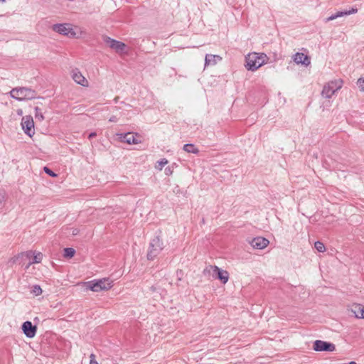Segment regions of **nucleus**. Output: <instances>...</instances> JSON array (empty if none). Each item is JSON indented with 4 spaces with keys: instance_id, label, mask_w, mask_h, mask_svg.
Masks as SVG:
<instances>
[{
    "instance_id": "f257e3e1",
    "label": "nucleus",
    "mask_w": 364,
    "mask_h": 364,
    "mask_svg": "<svg viewBox=\"0 0 364 364\" xmlns=\"http://www.w3.org/2000/svg\"><path fill=\"white\" fill-rule=\"evenodd\" d=\"M267 56L264 53H252L245 58V68L248 70L255 71L266 63Z\"/></svg>"
},
{
    "instance_id": "f03ea898",
    "label": "nucleus",
    "mask_w": 364,
    "mask_h": 364,
    "mask_svg": "<svg viewBox=\"0 0 364 364\" xmlns=\"http://www.w3.org/2000/svg\"><path fill=\"white\" fill-rule=\"evenodd\" d=\"M11 97L18 101L29 100L36 97V92L28 87H15L10 92Z\"/></svg>"
},
{
    "instance_id": "7ed1b4c3",
    "label": "nucleus",
    "mask_w": 364,
    "mask_h": 364,
    "mask_svg": "<svg viewBox=\"0 0 364 364\" xmlns=\"http://www.w3.org/2000/svg\"><path fill=\"white\" fill-rule=\"evenodd\" d=\"M86 289L95 292L106 291L111 289L113 286V281L109 278H103L90 281L85 284Z\"/></svg>"
},
{
    "instance_id": "20e7f679",
    "label": "nucleus",
    "mask_w": 364,
    "mask_h": 364,
    "mask_svg": "<svg viewBox=\"0 0 364 364\" xmlns=\"http://www.w3.org/2000/svg\"><path fill=\"white\" fill-rule=\"evenodd\" d=\"M343 86V80L337 79L331 80L324 85L321 95L325 98H331L338 90H339Z\"/></svg>"
},
{
    "instance_id": "39448f33",
    "label": "nucleus",
    "mask_w": 364,
    "mask_h": 364,
    "mask_svg": "<svg viewBox=\"0 0 364 364\" xmlns=\"http://www.w3.org/2000/svg\"><path fill=\"white\" fill-rule=\"evenodd\" d=\"M164 246L159 236L154 237L149 243V250L147 253V259L153 260L162 251Z\"/></svg>"
},
{
    "instance_id": "423d86ee",
    "label": "nucleus",
    "mask_w": 364,
    "mask_h": 364,
    "mask_svg": "<svg viewBox=\"0 0 364 364\" xmlns=\"http://www.w3.org/2000/svg\"><path fill=\"white\" fill-rule=\"evenodd\" d=\"M210 271H213V277L220 280L223 284L228 282L229 279V273L227 271L222 270L217 266L210 265L204 269L203 273H210Z\"/></svg>"
},
{
    "instance_id": "0eeeda50",
    "label": "nucleus",
    "mask_w": 364,
    "mask_h": 364,
    "mask_svg": "<svg viewBox=\"0 0 364 364\" xmlns=\"http://www.w3.org/2000/svg\"><path fill=\"white\" fill-rule=\"evenodd\" d=\"M53 30L56 33L68 37H74L76 35L72 25L70 23L55 24L53 26Z\"/></svg>"
},
{
    "instance_id": "6e6552de",
    "label": "nucleus",
    "mask_w": 364,
    "mask_h": 364,
    "mask_svg": "<svg viewBox=\"0 0 364 364\" xmlns=\"http://www.w3.org/2000/svg\"><path fill=\"white\" fill-rule=\"evenodd\" d=\"M21 124L25 134L28 136H32L35 134L34 122L31 116L23 117Z\"/></svg>"
},
{
    "instance_id": "1a4fd4ad",
    "label": "nucleus",
    "mask_w": 364,
    "mask_h": 364,
    "mask_svg": "<svg viewBox=\"0 0 364 364\" xmlns=\"http://www.w3.org/2000/svg\"><path fill=\"white\" fill-rule=\"evenodd\" d=\"M313 348L316 351L333 352L335 350L336 346L333 343L321 341V340H316L314 343Z\"/></svg>"
},
{
    "instance_id": "9d476101",
    "label": "nucleus",
    "mask_w": 364,
    "mask_h": 364,
    "mask_svg": "<svg viewBox=\"0 0 364 364\" xmlns=\"http://www.w3.org/2000/svg\"><path fill=\"white\" fill-rule=\"evenodd\" d=\"M117 136L121 142H126L128 144H137L140 142L139 136L133 133L117 134Z\"/></svg>"
},
{
    "instance_id": "9b49d317",
    "label": "nucleus",
    "mask_w": 364,
    "mask_h": 364,
    "mask_svg": "<svg viewBox=\"0 0 364 364\" xmlns=\"http://www.w3.org/2000/svg\"><path fill=\"white\" fill-rule=\"evenodd\" d=\"M22 331L27 338H32L36 336L37 327L27 321L22 324Z\"/></svg>"
},
{
    "instance_id": "f8f14e48",
    "label": "nucleus",
    "mask_w": 364,
    "mask_h": 364,
    "mask_svg": "<svg viewBox=\"0 0 364 364\" xmlns=\"http://www.w3.org/2000/svg\"><path fill=\"white\" fill-rule=\"evenodd\" d=\"M72 78L76 83L83 87L89 86L87 80L82 75L78 69H75L72 71Z\"/></svg>"
},
{
    "instance_id": "ddd939ff",
    "label": "nucleus",
    "mask_w": 364,
    "mask_h": 364,
    "mask_svg": "<svg viewBox=\"0 0 364 364\" xmlns=\"http://www.w3.org/2000/svg\"><path fill=\"white\" fill-rule=\"evenodd\" d=\"M269 241L262 237H255L250 242V245L252 246V247L257 250H262L265 248L269 245Z\"/></svg>"
},
{
    "instance_id": "4468645a",
    "label": "nucleus",
    "mask_w": 364,
    "mask_h": 364,
    "mask_svg": "<svg viewBox=\"0 0 364 364\" xmlns=\"http://www.w3.org/2000/svg\"><path fill=\"white\" fill-rule=\"evenodd\" d=\"M106 43L109 44L111 48L118 53L122 52L126 48V45L124 43L114 40L109 37L107 38Z\"/></svg>"
},
{
    "instance_id": "2eb2a0df",
    "label": "nucleus",
    "mask_w": 364,
    "mask_h": 364,
    "mask_svg": "<svg viewBox=\"0 0 364 364\" xmlns=\"http://www.w3.org/2000/svg\"><path fill=\"white\" fill-rule=\"evenodd\" d=\"M293 60L296 64H302L306 66L309 65L311 63L309 57L302 53H296L294 55Z\"/></svg>"
},
{
    "instance_id": "dca6fc26",
    "label": "nucleus",
    "mask_w": 364,
    "mask_h": 364,
    "mask_svg": "<svg viewBox=\"0 0 364 364\" xmlns=\"http://www.w3.org/2000/svg\"><path fill=\"white\" fill-rule=\"evenodd\" d=\"M221 60L222 58L218 55L206 54L205 57V67L215 65Z\"/></svg>"
},
{
    "instance_id": "f3484780",
    "label": "nucleus",
    "mask_w": 364,
    "mask_h": 364,
    "mask_svg": "<svg viewBox=\"0 0 364 364\" xmlns=\"http://www.w3.org/2000/svg\"><path fill=\"white\" fill-rule=\"evenodd\" d=\"M357 11H358L357 9H353V8L351 10H349V11H338L335 14H333V15L330 16L329 17H328L326 19V22H328L330 21H333V20H334V19H336V18H337L338 17H342V16H344L355 14Z\"/></svg>"
},
{
    "instance_id": "a211bd4d",
    "label": "nucleus",
    "mask_w": 364,
    "mask_h": 364,
    "mask_svg": "<svg viewBox=\"0 0 364 364\" xmlns=\"http://www.w3.org/2000/svg\"><path fill=\"white\" fill-rule=\"evenodd\" d=\"M31 254H32V252H28L27 256L29 257ZM42 259L43 254L41 252H33L32 261L29 262L28 266L34 263H40Z\"/></svg>"
},
{
    "instance_id": "6ab92c4d",
    "label": "nucleus",
    "mask_w": 364,
    "mask_h": 364,
    "mask_svg": "<svg viewBox=\"0 0 364 364\" xmlns=\"http://www.w3.org/2000/svg\"><path fill=\"white\" fill-rule=\"evenodd\" d=\"M353 311L357 318H363L364 306L360 304L356 305Z\"/></svg>"
},
{
    "instance_id": "aec40b11",
    "label": "nucleus",
    "mask_w": 364,
    "mask_h": 364,
    "mask_svg": "<svg viewBox=\"0 0 364 364\" xmlns=\"http://www.w3.org/2000/svg\"><path fill=\"white\" fill-rule=\"evenodd\" d=\"M183 149L186 151L187 153H192V154H198L199 149L196 148L193 144H186L183 146Z\"/></svg>"
},
{
    "instance_id": "412c9836",
    "label": "nucleus",
    "mask_w": 364,
    "mask_h": 364,
    "mask_svg": "<svg viewBox=\"0 0 364 364\" xmlns=\"http://www.w3.org/2000/svg\"><path fill=\"white\" fill-rule=\"evenodd\" d=\"M75 254V250L71 247H66L64 249V257L68 258L73 257Z\"/></svg>"
},
{
    "instance_id": "4be33fe9",
    "label": "nucleus",
    "mask_w": 364,
    "mask_h": 364,
    "mask_svg": "<svg viewBox=\"0 0 364 364\" xmlns=\"http://www.w3.org/2000/svg\"><path fill=\"white\" fill-rule=\"evenodd\" d=\"M35 117L39 121H43L44 119L43 113L41 112V109L38 107H35Z\"/></svg>"
},
{
    "instance_id": "5701e85b",
    "label": "nucleus",
    "mask_w": 364,
    "mask_h": 364,
    "mask_svg": "<svg viewBox=\"0 0 364 364\" xmlns=\"http://www.w3.org/2000/svg\"><path fill=\"white\" fill-rule=\"evenodd\" d=\"M314 247L319 252H323L326 250L325 245L320 241L316 242Z\"/></svg>"
},
{
    "instance_id": "b1692460",
    "label": "nucleus",
    "mask_w": 364,
    "mask_h": 364,
    "mask_svg": "<svg viewBox=\"0 0 364 364\" xmlns=\"http://www.w3.org/2000/svg\"><path fill=\"white\" fill-rule=\"evenodd\" d=\"M31 293L35 296H39L42 294V289L39 285H34L32 287Z\"/></svg>"
},
{
    "instance_id": "393cba45",
    "label": "nucleus",
    "mask_w": 364,
    "mask_h": 364,
    "mask_svg": "<svg viewBox=\"0 0 364 364\" xmlns=\"http://www.w3.org/2000/svg\"><path fill=\"white\" fill-rule=\"evenodd\" d=\"M168 164V160L166 159H162L160 161L157 162V164L156 165V168L159 170H162L164 166Z\"/></svg>"
},
{
    "instance_id": "a878e982",
    "label": "nucleus",
    "mask_w": 364,
    "mask_h": 364,
    "mask_svg": "<svg viewBox=\"0 0 364 364\" xmlns=\"http://www.w3.org/2000/svg\"><path fill=\"white\" fill-rule=\"evenodd\" d=\"M6 198V194L5 191L0 192V209L2 208L4 205V203L5 202Z\"/></svg>"
},
{
    "instance_id": "bb28decb",
    "label": "nucleus",
    "mask_w": 364,
    "mask_h": 364,
    "mask_svg": "<svg viewBox=\"0 0 364 364\" xmlns=\"http://www.w3.org/2000/svg\"><path fill=\"white\" fill-rule=\"evenodd\" d=\"M357 85L361 92H364V79L359 78L357 82Z\"/></svg>"
},
{
    "instance_id": "cd10ccee",
    "label": "nucleus",
    "mask_w": 364,
    "mask_h": 364,
    "mask_svg": "<svg viewBox=\"0 0 364 364\" xmlns=\"http://www.w3.org/2000/svg\"><path fill=\"white\" fill-rule=\"evenodd\" d=\"M44 171L48 174L49 176H52V177H55L57 176V174H55L52 170H50L49 168L45 166L44 168H43Z\"/></svg>"
},
{
    "instance_id": "c85d7f7f",
    "label": "nucleus",
    "mask_w": 364,
    "mask_h": 364,
    "mask_svg": "<svg viewBox=\"0 0 364 364\" xmlns=\"http://www.w3.org/2000/svg\"><path fill=\"white\" fill-rule=\"evenodd\" d=\"M90 364H98V363L95 360V355L93 353L90 355Z\"/></svg>"
},
{
    "instance_id": "c756f323",
    "label": "nucleus",
    "mask_w": 364,
    "mask_h": 364,
    "mask_svg": "<svg viewBox=\"0 0 364 364\" xmlns=\"http://www.w3.org/2000/svg\"><path fill=\"white\" fill-rule=\"evenodd\" d=\"M117 120H118V119H117V117L116 116H112V117L109 118V121L110 122H117Z\"/></svg>"
},
{
    "instance_id": "7c9ffc66",
    "label": "nucleus",
    "mask_w": 364,
    "mask_h": 364,
    "mask_svg": "<svg viewBox=\"0 0 364 364\" xmlns=\"http://www.w3.org/2000/svg\"><path fill=\"white\" fill-rule=\"evenodd\" d=\"M165 172H166V175H170V174L172 173V170H171V168L170 167H167L165 169Z\"/></svg>"
},
{
    "instance_id": "2f4dec72",
    "label": "nucleus",
    "mask_w": 364,
    "mask_h": 364,
    "mask_svg": "<svg viewBox=\"0 0 364 364\" xmlns=\"http://www.w3.org/2000/svg\"><path fill=\"white\" fill-rule=\"evenodd\" d=\"M97 134L96 132H91L89 136H88V139H92L93 137L96 136Z\"/></svg>"
},
{
    "instance_id": "473e14b6",
    "label": "nucleus",
    "mask_w": 364,
    "mask_h": 364,
    "mask_svg": "<svg viewBox=\"0 0 364 364\" xmlns=\"http://www.w3.org/2000/svg\"><path fill=\"white\" fill-rule=\"evenodd\" d=\"M17 113H18V114L21 115V114H22V113H23V112H22V110H21V109H18V110L17 111Z\"/></svg>"
},
{
    "instance_id": "72a5a7b5",
    "label": "nucleus",
    "mask_w": 364,
    "mask_h": 364,
    "mask_svg": "<svg viewBox=\"0 0 364 364\" xmlns=\"http://www.w3.org/2000/svg\"><path fill=\"white\" fill-rule=\"evenodd\" d=\"M151 290L152 291H154L155 290V288L154 287H151Z\"/></svg>"
},
{
    "instance_id": "f704fd0d",
    "label": "nucleus",
    "mask_w": 364,
    "mask_h": 364,
    "mask_svg": "<svg viewBox=\"0 0 364 364\" xmlns=\"http://www.w3.org/2000/svg\"><path fill=\"white\" fill-rule=\"evenodd\" d=\"M0 1H1V2H4V1H5V0H0Z\"/></svg>"
}]
</instances>
